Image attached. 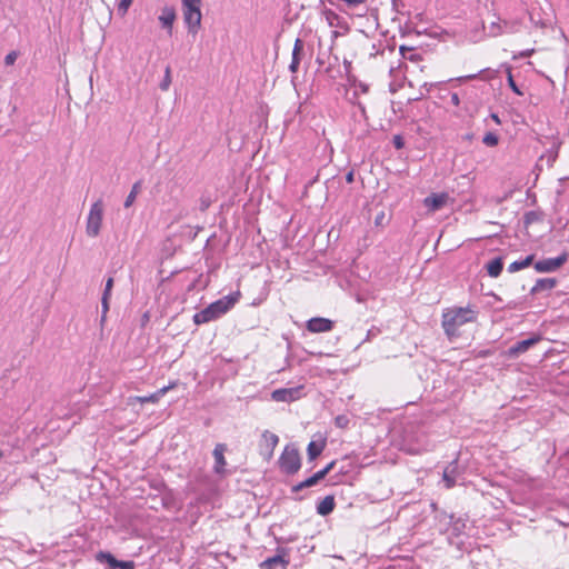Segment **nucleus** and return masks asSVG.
Instances as JSON below:
<instances>
[{"label": "nucleus", "mask_w": 569, "mask_h": 569, "mask_svg": "<svg viewBox=\"0 0 569 569\" xmlns=\"http://www.w3.org/2000/svg\"><path fill=\"white\" fill-rule=\"evenodd\" d=\"M327 475L328 473L323 469H321V470L317 471L316 473H313L312 476L316 478V480L318 482H320L321 480H323L326 478Z\"/></svg>", "instance_id": "37"}, {"label": "nucleus", "mask_w": 569, "mask_h": 569, "mask_svg": "<svg viewBox=\"0 0 569 569\" xmlns=\"http://www.w3.org/2000/svg\"><path fill=\"white\" fill-rule=\"evenodd\" d=\"M333 328V321L322 317H315L307 321V329L310 332H328Z\"/></svg>", "instance_id": "12"}, {"label": "nucleus", "mask_w": 569, "mask_h": 569, "mask_svg": "<svg viewBox=\"0 0 569 569\" xmlns=\"http://www.w3.org/2000/svg\"><path fill=\"white\" fill-rule=\"evenodd\" d=\"M279 443V437L268 430L262 433L261 448L266 451V456L270 458Z\"/></svg>", "instance_id": "14"}, {"label": "nucleus", "mask_w": 569, "mask_h": 569, "mask_svg": "<svg viewBox=\"0 0 569 569\" xmlns=\"http://www.w3.org/2000/svg\"><path fill=\"white\" fill-rule=\"evenodd\" d=\"M557 284V280L555 278H542L538 279L535 286L531 288L530 293L536 295L541 291H550Z\"/></svg>", "instance_id": "19"}, {"label": "nucleus", "mask_w": 569, "mask_h": 569, "mask_svg": "<svg viewBox=\"0 0 569 569\" xmlns=\"http://www.w3.org/2000/svg\"><path fill=\"white\" fill-rule=\"evenodd\" d=\"M326 447L325 440L322 441H310L307 447V455L310 461L316 460L323 451Z\"/></svg>", "instance_id": "20"}, {"label": "nucleus", "mask_w": 569, "mask_h": 569, "mask_svg": "<svg viewBox=\"0 0 569 569\" xmlns=\"http://www.w3.org/2000/svg\"><path fill=\"white\" fill-rule=\"evenodd\" d=\"M327 475L328 473L323 469H321V470L317 471L316 473H313L312 476L316 478V480L318 482H320L321 480H323L326 478Z\"/></svg>", "instance_id": "38"}, {"label": "nucleus", "mask_w": 569, "mask_h": 569, "mask_svg": "<svg viewBox=\"0 0 569 569\" xmlns=\"http://www.w3.org/2000/svg\"><path fill=\"white\" fill-rule=\"evenodd\" d=\"M2 457H3V452H2V450H0V458H2Z\"/></svg>", "instance_id": "51"}, {"label": "nucleus", "mask_w": 569, "mask_h": 569, "mask_svg": "<svg viewBox=\"0 0 569 569\" xmlns=\"http://www.w3.org/2000/svg\"><path fill=\"white\" fill-rule=\"evenodd\" d=\"M170 82H171V78H170V68L167 67L166 68V74H164V78L163 80L161 81L160 83V88L161 90H168L169 86H170Z\"/></svg>", "instance_id": "34"}, {"label": "nucleus", "mask_w": 569, "mask_h": 569, "mask_svg": "<svg viewBox=\"0 0 569 569\" xmlns=\"http://www.w3.org/2000/svg\"><path fill=\"white\" fill-rule=\"evenodd\" d=\"M279 469L282 473L292 476L301 468L299 450L293 445H287L278 459Z\"/></svg>", "instance_id": "4"}, {"label": "nucleus", "mask_w": 569, "mask_h": 569, "mask_svg": "<svg viewBox=\"0 0 569 569\" xmlns=\"http://www.w3.org/2000/svg\"><path fill=\"white\" fill-rule=\"evenodd\" d=\"M482 142L488 147H495L498 144L499 138L493 132H487L482 138Z\"/></svg>", "instance_id": "27"}, {"label": "nucleus", "mask_w": 569, "mask_h": 569, "mask_svg": "<svg viewBox=\"0 0 569 569\" xmlns=\"http://www.w3.org/2000/svg\"><path fill=\"white\" fill-rule=\"evenodd\" d=\"M541 340L539 335H533L528 339H523L521 341H517L513 343L507 351V356L509 358H517L520 355L527 352L531 347L538 343Z\"/></svg>", "instance_id": "10"}, {"label": "nucleus", "mask_w": 569, "mask_h": 569, "mask_svg": "<svg viewBox=\"0 0 569 569\" xmlns=\"http://www.w3.org/2000/svg\"><path fill=\"white\" fill-rule=\"evenodd\" d=\"M392 144L397 150H401L405 147V139L401 134H396L392 138Z\"/></svg>", "instance_id": "35"}, {"label": "nucleus", "mask_w": 569, "mask_h": 569, "mask_svg": "<svg viewBox=\"0 0 569 569\" xmlns=\"http://www.w3.org/2000/svg\"><path fill=\"white\" fill-rule=\"evenodd\" d=\"M350 419L347 415H339L335 418V426L340 429L348 428Z\"/></svg>", "instance_id": "28"}, {"label": "nucleus", "mask_w": 569, "mask_h": 569, "mask_svg": "<svg viewBox=\"0 0 569 569\" xmlns=\"http://www.w3.org/2000/svg\"><path fill=\"white\" fill-rule=\"evenodd\" d=\"M302 387L280 388L271 393V399L278 402H291L299 399L302 395Z\"/></svg>", "instance_id": "11"}, {"label": "nucleus", "mask_w": 569, "mask_h": 569, "mask_svg": "<svg viewBox=\"0 0 569 569\" xmlns=\"http://www.w3.org/2000/svg\"><path fill=\"white\" fill-rule=\"evenodd\" d=\"M569 259L567 252H562L560 256L555 258H547L539 260L535 263V269L538 272H553L565 264Z\"/></svg>", "instance_id": "8"}, {"label": "nucleus", "mask_w": 569, "mask_h": 569, "mask_svg": "<svg viewBox=\"0 0 569 569\" xmlns=\"http://www.w3.org/2000/svg\"><path fill=\"white\" fill-rule=\"evenodd\" d=\"M451 102L456 107H458L460 104V98H459L458 93H456V92L451 93Z\"/></svg>", "instance_id": "41"}, {"label": "nucleus", "mask_w": 569, "mask_h": 569, "mask_svg": "<svg viewBox=\"0 0 569 569\" xmlns=\"http://www.w3.org/2000/svg\"><path fill=\"white\" fill-rule=\"evenodd\" d=\"M319 482L316 480V478L313 476L307 478L306 480L295 485L291 487V492L292 493H297L306 488H310V487H313L316 485H318Z\"/></svg>", "instance_id": "26"}, {"label": "nucleus", "mask_w": 569, "mask_h": 569, "mask_svg": "<svg viewBox=\"0 0 569 569\" xmlns=\"http://www.w3.org/2000/svg\"><path fill=\"white\" fill-rule=\"evenodd\" d=\"M539 220V213L536 211H528L523 216L525 224H531Z\"/></svg>", "instance_id": "29"}, {"label": "nucleus", "mask_w": 569, "mask_h": 569, "mask_svg": "<svg viewBox=\"0 0 569 569\" xmlns=\"http://www.w3.org/2000/svg\"><path fill=\"white\" fill-rule=\"evenodd\" d=\"M176 17H177V14H176V10L173 7H164L161 10V14L159 16V21H160L162 28L169 30V33H171Z\"/></svg>", "instance_id": "15"}, {"label": "nucleus", "mask_w": 569, "mask_h": 569, "mask_svg": "<svg viewBox=\"0 0 569 569\" xmlns=\"http://www.w3.org/2000/svg\"><path fill=\"white\" fill-rule=\"evenodd\" d=\"M335 463H336L335 461H331V462H329V463H328L325 468H322V469H323L327 473H329V472L333 469Z\"/></svg>", "instance_id": "42"}, {"label": "nucleus", "mask_w": 569, "mask_h": 569, "mask_svg": "<svg viewBox=\"0 0 569 569\" xmlns=\"http://www.w3.org/2000/svg\"><path fill=\"white\" fill-rule=\"evenodd\" d=\"M290 563L289 550L283 547H279L276 550V555L269 557L259 563L260 569H287Z\"/></svg>", "instance_id": "7"}, {"label": "nucleus", "mask_w": 569, "mask_h": 569, "mask_svg": "<svg viewBox=\"0 0 569 569\" xmlns=\"http://www.w3.org/2000/svg\"><path fill=\"white\" fill-rule=\"evenodd\" d=\"M435 84L433 83H425L423 87L427 88V90L429 91Z\"/></svg>", "instance_id": "47"}, {"label": "nucleus", "mask_w": 569, "mask_h": 569, "mask_svg": "<svg viewBox=\"0 0 569 569\" xmlns=\"http://www.w3.org/2000/svg\"><path fill=\"white\" fill-rule=\"evenodd\" d=\"M490 29H491L490 32L492 36L496 37L498 34H500V27L498 23L492 22Z\"/></svg>", "instance_id": "39"}, {"label": "nucleus", "mask_w": 569, "mask_h": 569, "mask_svg": "<svg viewBox=\"0 0 569 569\" xmlns=\"http://www.w3.org/2000/svg\"><path fill=\"white\" fill-rule=\"evenodd\" d=\"M18 58V53L16 51H11L9 52L6 57H4V63L6 66H12L16 60Z\"/></svg>", "instance_id": "36"}, {"label": "nucleus", "mask_w": 569, "mask_h": 569, "mask_svg": "<svg viewBox=\"0 0 569 569\" xmlns=\"http://www.w3.org/2000/svg\"><path fill=\"white\" fill-rule=\"evenodd\" d=\"M103 211L104 204L102 199H98L91 204L86 224V233L89 237L96 238L99 236L103 219Z\"/></svg>", "instance_id": "5"}, {"label": "nucleus", "mask_w": 569, "mask_h": 569, "mask_svg": "<svg viewBox=\"0 0 569 569\" xmlns=\"http://www.w3.org/2000/svg\"><path fill=\"white\" fill-rule=\"evenodd\" d=\"M302 50H303V42L301 39L297 38L295 41L293 50H292V59L289 64V70L293 73L298 71L300 60H301Z\"/></svg>", "instance_id": "18"}, {"label": "nucleus", "mask_w": 569, "mask_h": 569, "mask_svg": "<svg viewBox=\"0 0 569 569\" xmlns=\"http://www.w3.org/2000/svg\"><path fill=\"white\" fill-rule=\"evenodd\" d=\"M209 204H210V203H209V201L201 200L200 209H201L202 211H204V210H207V209H208Z\"/></svg>", "instance_id": "44"}, {"label": "nucleus", "mask_w": 569, "mask_h": 569, "mask_svg": "<svg viewBox=\"0 0 569 569\" xmlns=\"http://www.w3.org/2000/svg\"><path fill=\"white\" fill-rule=\"evenodd\" d=\"M477 76L476 74H469V76H463V77H458L456 78L455 80L459 81V82H465L467 80H472L475 79Z\"/></svg>", "instance_id": "40"}, {"label": "nucleus", "mask_w": 569, "mask_h": 569, "mask_svg": "<svg viewBox=\"0 0 569 569\" xmlns=\"http://www.w3.org/2000/svg\"><path fill=\"white\" fill-rule=\"evenodd\" d=\"M478 310L475 306L451 307L442 312L441 326L446 337L452 341L460 337L459 329L466 323L476 322Z\"/></svg>", "instance_id": "1"}, {"label": "nucleus", "mask_w": 569, "mask_h": 569, "mask_svg": "<svg viewBox=\"0 0 569 569\" xmlns=\"http://www.w3.org/2000/svg\"><path fill=\"white\" fill-rule=\"evenodd\" d=\"M529 54H530L529 51L523 53L525 57H528Z\"/></svg>", "instance_id": "50"}, {"label": "nucleus", "mask_w": 569, "mask_h": 569, "mask_svg": "<svg viewBox=\"0 0 569 569\" xmlns=\"http://www.w3.org/2000/svg\"><path fill=\"white\" fill-rule=\"evenodd\" d=\"M346 180H347V182H348V183L353 182V180H355V176H353V172H352V171H350V172H348V173L346 174Z\"/></svg>", "instance_id": "43"}, {"label": "nucleus", "mask_w": 569, "mask_h": 569, "mask_svg": "<svg viewBox=\"0 0 569 569\" xmlns=\"http://www.w3.org/2000/svg\"><path fill=\"white\" fill-rule=\"evenodd\" d=\"M448 196L446 193H432L425 199V206L432 211L441 209L447 202Z\"/></svg>", "instance_id": "17"}, {"label": "nucleus", "mask_w": 569, "mask_h": 569, "mask_svg": "<svg viewBox=\"0 0 569 569\" xmlns=\"http://www.w3.org/2000/svg\"><path fill=\"white\" fill-rule=\"evenodd\" d=\"M490 118L498 124H500V119H499V116L497 113H491L490 114Z\"/></svg>", "instance_id": "45"}, {"label": "nucleus", "mask_w": 569, "mask_h": 569, "mask_svg": "<svg viewBox=\"0 0 569 569\" xmlns=\"http://www.w3.org/2000/svg\"><path fill=\"white\" fill-rule=\"evenodd\" d=\"M508 84L510 87V89L518 96H522L523 92L519 89V87L517 86L513 77H512V73L509 71L508 72Z\"/></svg>", "instance_id": "31"}, {"label": "nucleus", "mask_w": 569, "mask_h": 569, "mask_svg": "<svg viewBox=\"0 0 569 569\" xmlns=\"http://www.w3.org/2000/svg\"><path fill=\"white\" fill-rule=\"evenodd\" d=\"M133 0H121L118 4V13L124 16L128 12V9L132 4Z\"/></svg>", "instance_id": "30"}, {"label": "nucleus", "mask_w": 569, "mask_h": 569, "mask_svg": "<svg viewBox=\"0 0 569 569\" xmlns=\"http://www.w3.org/2000/svg\"><path fill=\"white\" fill-rule=\"evenodd\" d=\"M240 293H230L228 296H224L213 302H211L209 306H207L201 311L193 315V322L197 326L208 323L211 321H214L219 318H221L223 315H226L230 309L233 308V306L239 300Z\"/></svg>", "instance_id": "2"}, {"label": "nucleus", "mask_w": 569, "mask_h": 569, "mask_svg": "<svg viewBox=\"0 0 569 569\" xmlns=\"http://www.w3.org/2000/svg\"><path fill=\"white\" fill-rule=\"evenodd\" d=\"M181 3L183 20L188 28V32L196 36L201 26V0H181Z\"/></svg>", "instance_id": "3"}, {"label": "nucleus", "mask_w": 569, "mask_h": 569, "mask_svg": "<svg viewBox=\"0 0 569 569\" xmlns=\"http://www.w3.org/2000/svg\"><path fill=\"white\" fill-rule=\"evenodd\" d=\"M227 450V446L224 443H217L213 449V458H214V466L213 471L219 475L223 476L226 473L224 467L227 465L224 459V452Z\"/></svg>", "instance_id": "13"}, {"label": "nucleus", "mask_w": 569, "mask_h": 569, "mask_svg": "<svg viewBox=\"0 0 569 569\" xmlns=\"http://www.w3.org/2000/svg\"><path fill=\"white\" fill-rule=\"evenodd\" d=\"M141 188H142L141 180L133 183L129 194L127 196V198L124 200V203H123L124 208H130L133 204L138 193L141 191Z\"/></svg>", "instance_id": "24"}, {"label": "nucleus", "mask_w": 569, "mask_h": 569, "mask_svg": "<svg viewBox=\"0 0 569 569\" xmlns=\"http://www.w3.org/2000/svg\"><path fill=\"white\" fill-rule=\"evenodd\" d=\"M359 88H360V90H361V92H362V93H366V92L368 91V86H367V84L361 83V84L359 86Z\"/></svg>", "instance_id": "46"}, {"label": "nucleus", "mask_w": 569, "mask_h": 569, "mask_svg": "<svg viewBox=\"0 0 569 569\" xmlns=\"http://www.w3.org/2000/svg\"><path fill=\"white\" fill-rule=\"evenodd\" d=\"M382 218H383V213H381V216H378L376 218V224H379Z\"/></svg>", "instance_id": "48"}, {"label": "nucleus", "mask_w": 569, "mask_h": 569, "mask_svg": "<svg viewBox=\"0 0 569 569\" xmlns=\"http://www.w3.org/2000/svg\"><path fill=\"white\" fill-rule=\"evenodd\" d=\"M336 508V500L332 495L326 496L317 503L316 510L319 516H329Z\"/></svg>", "instance_id": "16"}, {"label": "nucleus", "mask_w": 569, "mask_h": 569, "mask_svg": "<svg viewBox=\"0 0 569 569\" xmlns=\"http://www.w3.org/2000/svg\"><path fill=\"white\" fill-rule=\"evenodd\" d=\"M96 560L100 563H107L110 569H134V562L131 560H118L111 552L99 551Z\"/></svg>", "instance_id": "9"}, {"label": "nucleus", "mask_w": 569, "mask_h": 569, "mask_svg": "<svg viewBox=\"0 0 569 569\" xmlns=\"http://www.w3.org/2000/svg\"><path fill=\"white\" fill-rule=\"evenodd\" d=\"M448 518L450 519L451 535L456 537L460 536L466 528V521L461 518L453 519V516H449Z\"/></svg>", "instance_id": "23"}, {"label": "nucleus", "mask_w": 569, "mask_h": 569, "mask_svg": "<svg viewBox=\"0 0 569 569\" xmlns=\"http://www.w3.org/2000/svg\"><path fill=\"white\" fill-rule=\"evenodd\" d=\"M392 2H393V6H395L396 4V0H392Z\"/></svg>", "instance_id": "52"}, {"label": "nucleus", "mask_w": 569, "mask_h": 569, "mask_svg": "<svg viewBox=\"0 0 569 569\" xmlns=\"http://www.w3.org/2000/svg\"><path fill=\"white\" fill-rule=\"evenodd\" d=\"M171 387H163L161 389H159L158 391H156L154 393L150 395V396H146V397H140L139 398V401L141 403H146V402H157L161 397H163L167 391L170 389Z\"/></svg>", "instance_id": "25"}, {"label": "nucleus", "mask_w": 569, "mask_h": 569, "mask_svg": "<svg viewBox=\"0 0 569 569\" xmlns=\"http://www.w3.org/2000/svg\"><path fill=\"white\" fill-rule=\"evenodd\" d=\"M358 106L361 109V111L365 112V107L361 103H359Z\"/></svg>", "instance_id": "49"}, {"label": "nucleus", "mask_w": 569, "mask_h": 569, "mask_svg": "<svg viewBox=\"0 0 569 569\" xmlns=\"http://www.w3.org/2000/svg\"><path fill=\"white\" fill-rule=\"evenodd\" d=\"M488 274L492 278H497L500 276L503 269V260L501 257H496L492 260H490L487 266Z\"/></svg>", "instance_id": "21"}, {"label": "nucleus", "mask_w": 569, "mask_h": 569, "mask_svg": "<svg viewBox=\"0 0 569 569\" xmlns=\"http://www.w3.org/2000/svg\"><path fill=\"white\" fill-rule=\"evenodd\" d=\"M466 467L462 466L458 458L452 460L448 466L443 469L442 480L445 482L446 488L450 489L459 483L460 480L463 479Z\"/></svg>", "instance_id": "6"}, {"label": "nucleus", "mask_w": 569, "mask_h": 569, "mask_svg": "<svg viewBox=\"0 0 569 569\" xmlns=\"http://www.w3.org/2000/svg\"><path fill=\"white\" fill-rule=\"evenodd\" d=\"M109 299L107 297H101V322L106 320L107 312L109 310Z\"/></svg>", "instance_id": "32"}, {"label": "nucleus", "mask_w": 569, "mask_h": 569, "mask_svg": "<svg viewBox=\"0 0 569 569\" xmlns=\"http://www.w3.org/2000/svg\"><path fill=\"white\" fill-rule=\"evenodd\" d=\"M533 262V256L530 254V256H527L525 259L522 260H517V261H513L511 262L509 266H508V272L510 273H513V272H517L519 270H522L529 266H531Z\"/></svg>", "instance_id": "22"}, {"label": "nucleus", "mask_w": 569, "mask_h": 569, "mask_svg": "<svg viewBox=\"0 0 569 569\" xmlns=\"http://www.w3.org/2000/svg\"><path fill=\"white\" fill-rule=\"evenodd\" d=\"M112 288H113V278L109 277L107 279V281H106V286H104V290L102 292V297L110 298L111 297Z\"/></svg>", "instance_id": "33"}]
</instances>
